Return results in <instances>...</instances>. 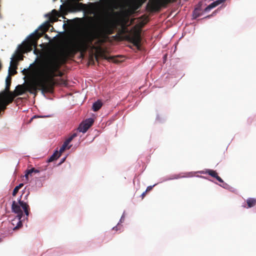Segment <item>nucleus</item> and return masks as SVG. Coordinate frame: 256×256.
I'll list each match as a JSON object with an SVG mask.
<instances>
[{
    "label": "nucleus",
    "instance_id": "29",
    "mask_svg": "<svg viewBox=\"0 0 256 256\" xmlns=\"http://www.w3.org/2000/svg\"><path fill=\"white\" fill-rule=\"evenodd\" d=\"M70 136L72 138H74L75 137H76L77 136V134H76V133H74Z\"/></svg>",
    "mask_w": 256,
    "mask_h": 256
},
{
    "label": "nucleus",
    "instance_id": "18",
    "mask_svg": "<svg viewBox=\"0 0 256 256\" xmlns=\"http://www.w3.org/2000/svg\"><path fill=\"white\" fill-rule=\"evenodd\" d=\"M246 204L248 208H250L256 205V198H248L246 200Z\"/></svg>",
    "mask_w": 256,
    "mask_h": 256
},
{
    "label": "nucleus",
    "instance_id": "35",
    "mask_svg": "<svg viewBox=\"0 0 256 256\" xmlns=\"http://www.w3.org/2000/svg\"><path fill=\"white\" fill-rule=\"evenodd\" d=\"M62 81L64 84H66V82L65 80H62Z\"/></svg>",
    "mask_w": 256,
    "mask_h": 256
},
{
    "label": "nucleus",
    "instance_id": "7",
    "mask_svg": "<svg viewBox=\"0 0 256 256\" xmlns=\"http://www.w3.org/2000/svg\"><path fill=\"white\" fill-rule=\"evenodd\" d=\"M177 0H149L146 5L147 9L150 12H159L162 8H165L170 3Z\"/></svg>",
    "mask_w": 256,
    "mask_h": 256
},
{
    "label": "nucleus",
    "instance_id": "8",
    "mask_svg": "<svg viewBox=\"0 0 256 256\" xmlns=\"http://www.w3.org/2000/svg\"><path fill=\"white\" fill-rule=\"evenodd\" d=\"M11 80H12V78L10 76L9 74L7 76L6 80V88L5 90L3 92H2L0 95V98H2V100H6L7 98L9 96H12L13 98V100H14L16 96L14 94V93L10 92V86L11 84Z\"/></svg>",
    "mask_w": 256,
    "mask_h": 256
},
{
    "label": "nucleus",
    "instance_id": "12",
    "mask_svg": "<svg viewBox=\"0 0 256 256\" xmlns=\"http://www.w3.org/2000/svg\"><path fill=\"white\" fill-rule=\"evenodd\" d=\"M202 174H208L213 178H216L219 182H224L223 180L220 177L216 171L212 170H206V171H202L200 172Z\"/></svg>",
    "mask_w": 256,
    "mask_h": 256
},
{
    "label": "nucleus",
    "instance_id": "34",
    "mask_svg": "<svg viewBox=\"0 0 256 256\" xmlns=\"http://www.w3.org/2000/svg\"><path fill=\"white\" fill-rule=\"evenodd\" d=\"M113 230H118V227H117V226L114 227L113 228Z\"/></svg>",
    "mask_w": 256,
    "mask_h": 256
},
{
    "label": "nucleus",
    "instance_id": "2",
    "mask_svg": "<svg viewBox=\"0 0 256 256\" xmlns=\"http://www.w3.org/2000/svg\"><path fill=\"white\" fill-rule=\"evenodd\" d=\"M110 14H108L104 17L100 27L98 37L96 39V41L92 46V50L96 51L95 58L97 61L98 58L100 57L108 61L115 62L114 57L108 56L106 50L101 46V45L106 42L108 36L113 34L114 32L116 23L114 20L110 18Z\"/></svg>",
    "mask_w": 256,
    "mask_h": 256
},
{
    "label": "nucleus",
    "instance_id": "13",
    "mask_svg": "<svg viewBox=\"0 0 256 256\" xmlns=\"http://www.w3.org/2000/svg\"><path fill=\"white\" fill-rule=\"evenodd\" d=\"M226 1V0H216L210 4H209L207 7H206L204 10V12H207L210 11L212 8L216 7L218 5Z\"/></svg>",
    "mask_w": 256,
    "mask_h": 256
},
{
    "label": "nucleus",
    "instance_id": "23",
    "mask_svg": "<svg viewBox=\"0 0 256 256\" xmlns=\"http://www.w3.org/2000/svg\"><path fill=\"white\" fill-rule=\"evenodd\" d=\"M66 147L67 146H66L64 144H62V146L60 148L59 152L60 154H62V152H63L64 151V150H66Z\"/></svg>",
    "mask_w": 256,
    "mask_h": 256
},
{
    "label": "nucleus",
    "instance_id": "31",
    "mask_svg": "<svg viewBox=\"0 0 256 256\" xmlns=\"http://www.w3.org/2000/svg\"><path fill=\"white\" fill-rule=\"evenodd\" d=\"M70 143H68V142H67V141L66 140V141L64 142V143L63 144H64L66 146H68V145Z\"/></svg>",
    "mask_w": 256,
    "mask_h": 256
},
{
    "label": "nucleus",
    "instance_id": "32",
    "mask_svg": "<svg viewBox=\"0 0 256 256\" xmlns=\"http://www.w3.org/2000/svg\"><path fill=\"white\" fill-rule=\"evenodd\" d=\"M113 14L116 16H119L120 14V12H114Z\"/></svg>",
    "mask_w": 256,
    "mask_h": 256
},
{
    "label": "nucleus",
    "instance_id": "33",
    "mask_svg": "<svg viewBox=\"0 0 256 256\" xmlns=\"http://www.w3.org/2000/svg\"><path fill=\"white\" fill-rule=\"evenodd\" d=\"M48 27L47 25L44 26V30H48Z\"/></svg>",
    "mask_w": 256,
    "mask_h": 256
},
{
    "label": "nucleus",
    "instance_id": "21",
    "mask_svg": "<svg viewBox=\"0 0 256 256\" xmlns=\"http://www.w3.org/2000/svg\"><path fill=\"white\" fill-rule=\"evenodd\" d=\"M24 186V184L22 183H21L19 184L18 186H16L12 192V196H15L18 192L19 190L22 188Z\"/></svg>",
    "mask_w": 256,
    "mask_h": 256
},
{
    "label": "nucleus",
    "instance_id": "16",
    "mask_svg": "<svg viewBox=\"0 0 256 256\" xmlns=\"http://www.w3.org/2000/svg\"><path fill=\"white\" fill-rule=\"evenodd\" d=\"M26 90L23 85H18L15 90L16 96L22 95L24 94Z\"/></svg>",
    "mask_w": 256,
    "mask_h": 256
},
{
    "label": "nucleus",
    "instance_id": "30",
    "mask_svg": "<svg viewBox=\"0 0 256 256\" xmlns=\"http://www.w3.org/2000/svg\"><path fill=\"white\" fill-rule=\"evenodd\" d=\"M146 192H146V191H145L142 194L141 196H142V198H144L146 194Z\"/></svg>",
    "mask_w": 256,
    "mask_h": 256
},
{
    "label": "nucleus",
    "instance_id": "14",
    "mask_svg": "<svg viewBox=\"0 0 256 256\" xmlns=\"http://www.w3.org/2000/svg\"><path fill=\"white\" fill-rule=\"evenodd\" d=\"M140 7V6L136 2H132L128 6V9L126 12L128 14H132L134 12Z\"/></svg>",
    "mask_w": 256,
    "mask_h": 256
},
{
    "label": "nucleus",
    "instance_id": "36",
    "mask_svg": "<svg viewBox=\"0 0 256 256\" xmlns=\"http://www.w3.org/2000/svg\"><path fill=\"white\" fill-rule=\"evenodd\" d=\"M1 242V240L0 239V242Z\"/></svg>",
    "mask_w": 256,
    "mask_h": 256
},
{
    "label": "nucleus",
    "instance_id": "27",
    "mask_svg": "<svg viewBox=\"0 0 256 256\" xmlns=\"http://www.w3.org/2000/svg\"><path fill=\"white\" fill-rule=\"evenodd\" d=\"M74 138H72L71 137V136H70L68 139L66 140L67 141V142H68V143H70L71 142V141L73 140Z\"/></svg>",
    "mask_w": 256,
    "mask_h": 256
},
{
    "label": "nucleus",
    "instance_id": "28",
    "mask_svg": "<svg viewBox=\"0 0 256 256\" xmlns=\"http://www.w3.org/2000/svg\"><path fill=\"white\" fill-rule=\"evenodd\" d=\"M152 187H153L152 186H148L146 191V192H149L150 190H152Z\"/></svg>",
    "mask_w": 256,
    "mask_h": 256
},
{
    "label": "nucleus",
    "instance_id": "26",
    "mask_svg": "<svg viewBox=\"0 0 256 256\" xmlns=\"http://www.w3.org/2000/svg\"><path fill=\"white\" fill-rule=\"evenodd\" d=\"M74 138H72L71 137V136H70L68 139L66 140L67 141V142H68V143H70L71 142V141L73 140Z\"/></svg>",
    "mask_w": 256,
    "mask_h": 256
},
{
    "label": "nucleus",
    "instance_id": "11",
    "mask_svg": "<svg viewBox=\"0 0 256 256\" xmlns=\"http://www.w3.org/2000/svg\"><path fill=\"white\" fill-rule=\"evenodd\" d=\"M13 98L12 96H9L6 100H2L0 98V114L2 111H4L6 109V106L8 104L13 102Z\"/></svg>",
    "mask_w": 256,
    "mask_h": 256
},
{
    "label": "nucleus",
    "instance_id": "24",
    "mask_svg": "<svg viewBox=\"0 0 256 256\" xmlns=\"http://www.w3.org/2000/svg\"><path fill=\"white\" fill-rule=\"evenodd\" d=\"M182 176L181 174H178V175H176L174 176V178H185V177H187V176Z\"/></svg>",
    "mask_w": 256,
    "mask_h": 256
},
{
    "label": "nucleus",
    "instance_id": "6",
    "mask_svg": "<svg viewBox=\"0 0 256 256\" xmlns=\"http://www.w3.org/2000/svg\"><path fill=\"white\" fill-rule=\"evenodd\" d=\"M68 2L64 6H60L62 11H64V14H66L67 12H76L84 10L86 5L80 2L82 0H67Z\"/></svg>",
    "mask_w": 256,
    "mask_h": 256
},
{
    "label": "nucleus",
    "instance_id": "10",
    "mask_svg": "<svg viewBox=\"0 0 256 256\" xmlns=\"http://www.w3.org/2000/svg\"><path fill=\"white\" fill-rule=\"evenodd\" d=\"M94 120L92 118L86 119L82 122L78 128V130L83 133L86 132L88 130L92 125Z\"/></svg>",
    "mask_w": 256,
    "mask_h": 256
},
{
    "label": "nucleus",
    "instance_id": "25",
    "mask_svg": "<svg viewBox=\"0 0 256 256\" xmlns=\"http://www.w3.org/2000/svg\"><path fill=\"white\" fill-rule=\"evenodd\" d=\"M198 9H195L194 12V14L196 18L200 16V14H198Z\"/></svg>",
    "mask_w": 256,
    "mask_h": 256
},
{
    "label": "nucleus",
    "instance_id": "19",
    "mask_svg": "<svg viewBox=\"0 0 256 256\" xmlns=\"http://www.w3.org/2000/svg\"><path fill=\"white\" fill-rule=\"evenodd\" d=\"M102 103L100 101L98 100L94 103L92 106V110L94 112L98 110L102 106Z\"/></svg>",
    "mask_w": 256,
    "mask_h": 256
},
{
    "label": "nucleus",
    "instance_id": "17",
    "mask_svg": "<svg viewBox=\"0 0 256 256\" xmlns=\"http://www.w3.org/2000/svg\"><path fill=\"white\" fill-rule=\"evenodd\" d=\"M12 60L10 61V66L9 68V73L11 72V69H14V72L12 74H14L16 73V69L17 68V62H16L14 60V57H12Z\"/></svg>",
    "mask_w": 256,
    "mask_h": 256
},
{
    "label": "nucleus",
    "instance_id": "4",
    "mask_svg": "<svg viewBox=\"0 0 256 256\" xmlns=\"http://www.w3.org/2000/svg\"><path fill=\"white\" fill-rule=\"evenodd\" d=\"M98 34L90 35L86 40H80L74 44L70 51L75 54L78 52H86L89 48L92 49V46L93 45L94 40L98 38Z\"/></svg>",
    "mask_w": 256,
    "mask_h": 256
},
{
    "label": "nucleus",
    "instance_id": "5",
    "mask_svg": "<svg viewBox=\"0 0 256 256\" xmlns=\"http://www.w3.org/2000/svg\"><path fill=\"white\" fill-rule=\"evenodd\" d=\"M40 36V34L38 32L31 34L26 42L19 46L18 52L20 54L30 52L33 47L36 48L37 46V41Z\"/></svg>",
    "mask_w": 256,
    "mask_h": 256
},
{
    "label": "nucleus",
    "instance_id": "22",
    "mask_svg": "<svg viewBox=\"0 0 256 256\" xmlns=\"http://www.w3.org/2000/svg\"><path fill=\"white\" fill-rule=\"evenodd\" d=\"M52 14L54 18V21H56L58 18L60 16V14L56 10H53Z\"/></svg>",
    "mask_w": 256,
    "mask_h": 256
},
{
    "label": "nucleus",
    "instance_id": "3",
    "mask_svg": "<svg viewBox=\"0 0 256 256\" xmlns=\"http://www.w3.org/2000/svg\"><path fill=\"white\" fill-rule=\"evenodd\" d=\"M22 196L18 198V201L14 200L12 204V210L13 212L16 214L17 216L16 218L12 220V224L14 225V222L16 220H18L17 225L14 228V230H18L22 226V218L23 216V211L28 216L29 215L30 206L28 204L22 200Z\"/></svg>",
    "mask_w": 256,
    "mask_h": 256
},
{
    "label": "nucleus",
    "instance_id": "15",
    "mask_svg": "<svg viewBox=\"0 0 256 256\" xmlns=\"http://www.w3.org/2000/svg\"><path fill=\"white\" fill-rule=\"evenodd\" d=\"M40 172V170H37V169H36L34 168H30V169H28L26 170V173H25V175H24V176L26 178V180H28V176H32V174L33 173H34V174H37V173H39Z\"/></svg>",
    "mask_w": 256,
    "mask_h": 256
},
{
    "label": "nucleus",
    "instance_id": "9",
    "mask_svg": "<svg viewBox=\"0 0 256 256\" xmlns=\"http://www.w3.org/2000/svg\"><path fill=\"white\" fill-rule=\"evenodd\" d=\"M128 39L138 48L140 47L141 36L140 32H136L132 36H128Z\"/></svg>",
    "mask_w": 256,
    "mask_h": 256
},
{
    "label": "nucleus",
    "instance_id": "20",
    "mask_svg": "<svg viewBox=\"0 0 256 256\" xmlns=\"http://www.w3.org/2000/svg\"><path fill=\"white\" fill-rule=\"evenodd\" d=\"M60 156V154L58 151H56L52 156L48 158V162H50L58 159Z\"/></svg>",
    "mask_w": 256,
    "mask_h": 256
},
{
    "label": "nucleus",
    "instance_id": "1",
    "mask_svg": "<svg viewBox=\"0 0 256 256\" xmlns=\"http://www.w3.org/2000/svg\"><path fill=\"white\" fill-rule=\"evenodd\" d=\"M65 62L62 57L54 55L43 62L38 73V78L27 84V90L35 96L38 90L44 94L52 92L55 84L54 78L62 77L63 72L60 70L62 64Z\"/></svg>",
    "mask_w": 256,
    "mask_h": 256
}]
</instances>
